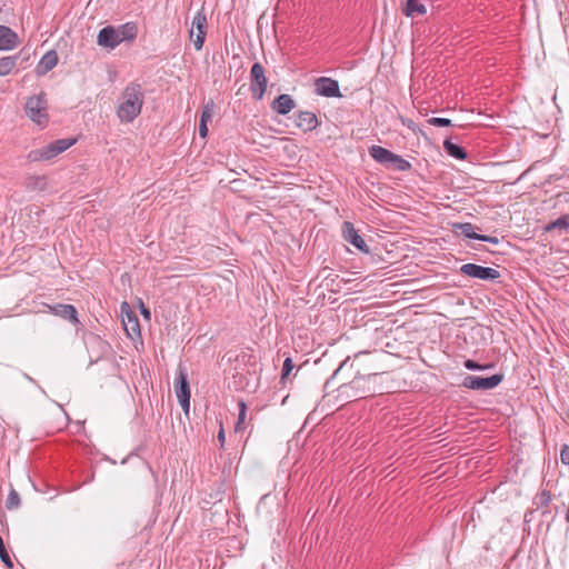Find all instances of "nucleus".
Masks as SVG:
<instances>
[{
	"label": "nucleus",
	"instance_id": "1",
	"mask_svg": "<svg viewBox=\"0 0 569 569\" xmlns=\"http://www.w3.org/2000/svg\"><path fill=\"white\" fill-rule=\"evenodd\" d=\"M117 114L122 122H132L141 112L144 94L139 83H129L121 96Z\"/></svg>",
	"mask_w": 569,
	"mask_h": 569
},
{
	"label": "nucleus",
	"instance_id": "2",
	"mask_svg": "<svg viewBox=\"0 0 569 569\" xmlns=\"http://www.w3.org/2000/svg\"><path fill=\"white\" fill-rule=\"evenodd\" d=\"M77 142L76 138L54 140L43 148L31 150L27 158L30 162L47 161L64 152Z\"/></svg>",
	"mask_w": 569,
	"mask_h": 569
},
{
	"label": "nucleus",
	"instance_id": "3",
	"mask_svg": "<svg viewBox=\"0 0 569 569\" xmlns=\"http://www.w3.org/2000/svg\"><path fill=\"white\" fill-rule=\"evenodd\" d=\"M48 103L46 93L41 92L39 94L32 96L28 98L24 110L27 116L37 124L44 127L49 121L48 116Z\"/></svg>",
	"mask_w": 569,
	"mask_h": 569
},
{
	"label": "nucleus",
	"instance_id": "4",
	"mask_svg": "<svg viewBox=\"0 0 569 569\" xmlns=\"http://www.w3.org/2000/svg\"><path fill=\"white\" fill-rule=\"evenodd\" d=\"M207 16L203 9H201L194 14L191 23V30L189 32L190 40L193 42L194 49L197 51L201 50L203 47L207 34Z\"/></svg>",
	"mask_w": 569,
	"mask_h": 569
},
{
	"label": "nucleus",
	"instance_id": "5",
	"mask_svg": "<svg viewBox=\"0 0 569 569\" xmlns=\"http://www.w3.org/2000/svg\"><path fill=\"white\" fill-rule=\"evenodd\" d=\"M502 380V373H496L490 377L468 375L463 378L461 386L471 390H490L499 386Z\"/></svg>",
	"mask_w": 569,
	"mask_h": 569
},
{
	"label": "nucleus",
	"instance_id": "6",
	"mask_svg": "<svg viewBox=\"0 0 569 569\" xmlns=\"http://www.w3.org/2000/svg\"><path fill=\"white\" fill-rule=\"evenodd\" d=\"M176 396L179 400V403L182 410L186 413H189L190 409V387L188 381V373L186 369L180 366L178 369V373L176 377V387H174Z\"/></svg>",
	"mask_w": 569,
	"mask_h": 569
},
{
	"label": "nucleus",
	"instance_id": "7",
	"mask_svg": "<svg viewBox=\"0 0 569 569\" xmlns=\"http://www.w3.org/2000/svg\"><path fill=\"white\" fill-rule=\"evenodd\" d=\"M268 79L264 73V68L260 62L253 63L250 70V90L252 96L260 100L263 98L267 90Z\"/></svg>",
	"mask_w": 569,
	"mask_h": 569
},
{
	"label": "nucleus",
	"instance_id": "8",
	"mask_svg": "<svg viewBox=\"0 0 569 569\" xmlns=\"http://www.w3.org/2000/svg\"><path fill=\"white\" fill-rule=\"evenodd\" d=\"M460 272L467 277L480 280H497L500 278V272L490 267H483L476 263H465L460 267Z\"/></svg>",
	"mask_w": 569,
	"mask_h": 569
},
{
	"label": "nucleus",
	"instance_id": "9",
	"mask_svg": "<svg viewBox=\"0 0 569 569\" xmlns=\"http://www.w3.org/2000/svg\"><path fill=\"white\" fill-rule=\"evenodd\" d=\"M315 92L327 98L341 97L338 81L327 77H320L315 81Z\"/></svg>",
	"mask_w": 569,
	"mask_h": 569
},
{
	"label": "nucleus",
	"instance_id": "10",
	"mask_svg": "<svg viewBox=\"0 0 569 569\" xmlns=\"http://www.w3.org/2000/svg\"><path fill=\"white\" fill-rule=\"evenodd\" d=\"M341 230L345 241L356 247L359 251L369 253L368 244L351 222L345 221Z\"/></svg>",
	"mask_w": 569,
	"mask_h": 569
},
{
	"label": "nucleus",
	"instance_id": "11",
	"mask_svg": "<svg viewBox=\"0 0 569 569\" xmlns=\"http://www.w3.org/2000/svg\"><path fill=\"white\" fill-rule=\"evenodd\" d=\"M118 33L116 31V28L112 26H108L102 28L97 37V43L100 47L107 48L109 50H113L116 47H118L121 42L118 38Z\"/></svg>",
	"mask_w": 569,
	"mask_h": 569
},
{
	"label": "nucleus",
	"instance_id": "12",
	"mask_svg": "<svg viewBox=\"0 0 569 569\" xmlns=\"http://www.w3.org/2000/svg\"><path fill=\"white\" fill-rule=\"evenodd\" d=\"M50 312L54 316H58L64 320L72 322L73 325L79 323L78 311L72 305H63L57 303L54 306H48Z\"/></svg>",
	"mask_w": 569,
	"mask_h": 569
},
{
	"label": "nucleus",
	"instance_id": "13",
	"mask_svg": "<svg viewBox=\"0 0 569 569\" xmlns=\"http://www.w3.org/2000/svg\"><path fill=\"white\" fill-rule=\"evenodd\" d=\"M58 53L54 50L46 52L36 66V74L40 77L47 74L58 64Z\"/></svg>",
	"mask_w": 569,
	"mask_h": 569
},
{
	"label": "nucleus",
	"instance_id": "14",
	"mask_svg": "<svg viewBox=\"0 0 569 569\" xmlns=\"http://www.w3.org/2000/svg\"><path fill=\"white\" fill-rule=\"evenodd\" d=\"M18 44V34L11 28L0 24V50H12L17 48Z\"/></svg>",
	"mask_w": 569,
	"mask_h": 569
},
{
	"label": "nucleus",
	"instance_id": "15",
	"mask_svg": "<svg viewBox=\"0 0 569 569\" xmlns=\"http://www.w3.org/2000/svg\"><path fill=\"white\" fill-rule=\"evenodd\" d=\"M295 122L305 132L315 130L319 124L316 113L310 111H299L296 114Z\"/></svg>",
	"mask_w": 569,
	"mask_h": 569
},
{
	"label": "nucleus",
	"instance_id": "16",
	"mask_svg": "<svg viewBox=\"0 0 569 569\" xmlns=\"http://www.w3.org/2000/svg\"><path fill=\"white\" fill-rule=\"evenodd\" d=\"M296 108V101L290 94L282 93L278 96L273 103L272 109L279 114H288L291 110Z\"/></svg>",
	"mask_w": 569,
	"mask_h": 569
},
{
	"label": "nucleus",
	"instance_id": "17",
	"mask_svg": "<svg viewBox=\"0 0 569 569\" xmlns=\"http://www.w3.org/2000/svg\"><path fill=\"white\" fill-rule=\"evenodd\" d=\"M120 42L133 41L138 36V26L136 22H126L116 28Z\"/></svg>",
	"mask_w": 569,
	"mask_h": 569
},
{
	"label": "nucleus",
	"instance_id": "18",
	"mask_svg": "<svg viewBox=\"0 0 569 569\" xmlns=\"http://www.w3.org/2000/svg\"><path fill=\"white\" fill-rule=\"evenodd\" d=\"M443 149L450 157L458 160H465L468 157V153L465 150V148L458 143L452 142V140L449 137H447L443 141Z\"/></svg>",
	"mask_w": 569,
	"mask_h": 569
},
{
	"label": "nucleus",
	"instance_id": "19",
	"mask_svg": "<svg viewBox=\"0 0 569 569\" xmlns=\"http://www.w3.org/2000/svg\"><path fill=\"white\" fill-rule=\"evenodd\" d=\"M416 61V66L413 67V72H412V84H411V97H412V100H413V103L417 104V108H421V106L423 104L425 100L422 98V94H419V74H418V70H419V67H418V59L416 58L415 59Z\"/></svg>",
	"mask_w": 569,
	"mask_h": 569
},
{
	"label": "nucleus",
	"instance_id": "20",
	"mask_svg": "<svg viewBox=\"0 0 569 569\" xmlns=\"http://www.w3.org/2000/svg\"><path fill=\"white\" fill-rule=\"evenodd\" d=\"M392 153L393 152L390 150L380 146H371L369 148V154L372 157V159L385 167L391 159Z\"/></svg>",
	"mask_w": 569,
	"mask_h": 569
},
{
	"label": "nucleus",
	"instance_id": "21",
	"mask_svg": "<svg viewBox=\"0 0 569 569\" xmlns=\"http://www.w3.org/2000/svg\"><path fill=\"white\" fill-rule=\"evenodd\" d=\"M556 229L569 231V214H562L543 227L545 232H551Z\"/></svg>",
	"mask_w": 569,
	"mask_h": 569
},
{
	"label": "nucleus",
	"instance_id": "22",
	"mask_svg": "<svg viewBox=\"0 0 569 569\" xmlns=\"http://www.w3.org/2000/svg\"><path fill=\"white\" fill-rule=\"evenodd\" d=\"M18 59L19 54L0 58V76L4 77L10 74L14 67L17 66Z\"/></svg>",
	"mask_w": 569,
	"mask_h": 569
},
{
	"label": "nucleus",
	"instance_id": "23",
	"mask_svg": "<svg viewBox=\"0 0 569 569\" xmlns=\"http://www.w3.org/2000/svg\"><path fill=\"white\" fill-rule=\"evenodd\" d=\"M402 12L407 17H413L416 13L423 14L426 12V8L421 2H418V0H407L402 8Z\"/></svg>",
	"mask_w": 569,
	"mask_h": 569
},
{
	"label": "nucleus",
	"instance_id": "24",
	"mask_svg": "<svg viewBox=\"0 0 569 569\" xmlns=\"http://www.w3.org/2000/svg\"><path fill=\"white\" fill-rule=\"evenodd\" d=\"M386 168L390 170L406 171L410 168V163L402 157L392 153L391 159L387 163Z\"/></svg>",
	"mask_w": 569,
	"mask_h": 569
},
{
	"label": "nucleus",
	"instance_id": "25",
	"mask_svg": "<svg viewBox=\"0 0 569 569\" xmlns=\"http://www.w3.org/2000/svg\"><path fill=\"white\" fill-rule=\"evenodd\" d=\"M124 329L130 337L140 335L139 321L134 315L128 316V322L124 323Z\"/></svg>",
	"mask_w": 569,
	"mask_h": 569
},
{
	"label": "nucleus",
	"instance_id": "26",
	"mask_svg": "<svg viewBox=\"0 0 569 569\" xmlns=\"http://www.w3.org/2000/svg\"><path fill=\"white\" fill-rule=\"evenodd\" d=\"M216 104L213 100H209L202 107L200 121L209 122L214 114Z\"/></svg>",
	"mask_w": 569,
	"mask_h": 569
},
{
	"label": "nucleus",
	"instance_id": "27",
	"mask_svg": "<svg viewBox=\"0 0 569 569\" xmlns=\"http://www.w3.org/2000/svg\"><path fill=\"white\" fill-rule=\"evenodd\" d=\"M552 500L551 492L548 490H542L537 497H536V505L539 509L548 508L550 502Z\"/></svg>",
	"mask_w": 569,
	"mask_h": 569
},
{
	"label": "nucleus",
	"instance_id": "28",
	"mask_svg": "<svg viewBox=\"0 0 569 569\" xmlns=\"http://www.w3.org/2000/svg\"><path fill=\"white\" fill-rule=\"evenodd\" d=\"M238 407H239V413H238V421H237V425L234 428L236 432L241 431L243 429V423H244L246 416H247V406L243 400H240L238 402Z\"/></svg>",
	"mask_w": 569,
	"mask_h": 569
},
{
	"label": "nucleus",
	"instance_id": "29",
	"mask_svg": "<svg viewBox=\"0 0 569 569\" xmlns=\"http://www.w3.org/2000/svg\"><path fill=\"white\" fill-rule=\"evenodd\" d=\"M458 229L460 230L461 234H463L467 238L479 240L480 236L479 233L475 232L473 224L467 222V223H460L458 224Z\"/></svg>",
	"mask_w": 569,
	"mask_h": 569
},
{
	"label": "nucleus",
	"instance_id": "30",
	"mask_svg": "<svg viewBox=\"0 0 569 569\" xmlns=\"http://www.w3.org/2000/svg\"><path fill=\"white\" fill-rule=\"evenodd\" d=\"M19 506H20V496L14 489H12L8 495V498L6 501V507H7V509L12 510V509L18 508Z\"/></svg>",
	"mask_w": 569,
	"mask_h": 569
},
{
	"label": "nucleus",
	"instance_id": "31",
	"mask_svg": "<svg viewBox=\"0 0 569 569\" xmlns=\"http://www.w3.org/2000/svg\"><path fill=\"white\" fill-rule=\"evenodd\" d=\"M295 365L290 357H287L282 365L281 380H284L289 377L291 371L293 370Z\"/></svg>",
	"mask_w": 569,
	"mask_h": 569
},
{
	"label": "nucleus",
	"instance_id": "32",
	"mask_svg": "<svg viewBox=\"0 0 569 569\" xmlns=\"http://www.w3.org/2000/svg\"><path fill=\"white\" fill-rule=\"evenodd\" d=\"M429 126L433 127H451V120L447 118L429 117Z\"/></svg>",
	"mask_w": 569,
	"mask_h": 569
},
{
	"label": "nucleus",
	"instance_id": "33",
	"mask_svg": "<svg viewBox=\"0 0 569 569\" xmlns=\"http://www.w3.org/2000/svg\"><path fill=\"white\" fill-rule=\"evenodd\" d=\"M0 558L8 568H12V566H13L12 561H11L10 556L4 547V543H3V540L1 537H0Z\"/></svg>",
	"mask_w": 569,
	"mask_h": 569
},
{
	"label": "nucleus",
	"instance_id": "34",
	"mask_svg": "<svg viewBox=\"0 0 569 569\" xmlns=\"http://www.w3.org/2000/svg\"><path fill=\"white\" fill-rule=\"evenodd\" d=\"M465 368L468 369V370H485L487 368H490L491 365H480L478 363L477 361L475 360H471V359H467L463 363Z\"/></svg>",
	"mask_w": 569,
	"mask_h": 569
},
{
	"label": "nucleus",
	"instance_id": "35",
	"mask_svg": "<svg viewBox=\"0 0 569 569\" xmlns=\"http://www.w3.org/2000/svg\"><path fill=\"white\" fill-rule=\"evenodd\" d=\"M437 463V461H430L429 460V465H428V468H429V493L433 492L436 489H435V483H431V478L430 476L432 473H436L438 469H440L442 466H438L437 468H435V465Z\"/></svg>",
	"mask_w": 569,
	"mask_h": 569
},
{
	"label": "nucleus",
	"instance_id": "36",
	"mask_svg": "<svg viewBox=\"0 0 569 569\" xmlns=\"http://www.w3.org/2000/svg\"><path fill=\"white\" fill-rule=\"evenodd\" d=\"M28 187H37V186H44V178L43 177H30L28 178L27 182Z\"/></svg>",
	"mask_w": 569,
	"mask_h": 569
},
{
	"label": "nucleus",
	"instance_id": "37",
	"mask_svg": "<svg viewBox=\"0 0 569 569\" xmlns=\"http://www.w3.org/2000/svg\"><path fill=\"white\" fill-rule=\"evenodd\" d=\"M560 460L563 465H569V446L563 445L560 450Z\"/></svg>",
	"mask_w": 569,
	"mask_h": 569
},
{
	"label": "nucleus",
	"instance_id": "38",
	"mask_svg": "<svg viewBox=\"0 0 569 569\" xmlns=\"http://www.w3.org/2000/svg\"><path fill=\"white\" fill-rule=\"evenodd\" d=\"M478 237H479V240L485 241V242H489V243H492V244H497L499 242V239L497 237L486 236V234H481V236H478Z\"/></svg>",
	"mask_w": 569,
	"mask_h": 569
},
{
	"label": "nucleus",
	"instance_id": "39",
	"mask_svg": "<svg viewBox=\"0 0 569 569\" xmlns=\"http://www.w3.org/2000/svg\"><path fill=\"white\" fill-rule=\"evenodd\" d=\"M208 122H203V121H200L199 122V136L201 138H206L208 136V126H207Z\"/></svg>",
	"mask_w": 569,
	"mask_h": 569
},
{
	"label": "nucleus",
	"instance_id": "40",
	"mask_svg": "<svg viewBox=\"0 0 569 569\" xmlns=\"http://www.w3.org/2000/svg\"><path fill=\"white\" fill-rule=\"evenodd\" d=\"M218 440L220 442V446L223 447L224 446V441H226V436H224V430L223 428L221 427L219 432H218Z\"/></svg>",
	"mask_w": 569,
	"mask_h": 569
},
{
	"label": "nucleus",
	"instance_id": "41",
	"mask_svg": "<svg viewBox=\"0 0 569 569\" xmlns=\"http://www.w3.org/2000/svg\"><path fill=\"white\" fill-rule=\"evenodd\" d=\"M350 360V357H347L341 363L340 366L338 367V369L335 371L333 376H337L339 373L340 370H342L349 362Z\"/></svg>",
	"mask_w": 569,
	"mask_h": 569
},
{
	"label": "nucleus",
	"instance_id": "42",
	"mask_svg": "<svg viewBox=\"0 0 569 569\" xmlns=\"http://www.w3.org/2000/svg\"><path fill=\"white\" fill-rule=\"evenodd\" d=\"M431 272H432V270H431V269H429V270H428V273H431ZM430 279H431V274H429V280H430ZM433 287H436V283H435V282H430V281H429V291H431V289H432ZM430 296H431V292H429V297H430Z\"/></svg>",
	"mask_w": 569,
	"mask_h": 569
},
{
	"label": "nucleus",
	"instance_id": "43",
	"mask_svg": "<svg viewBox=\"0 0 569 569\" xmlns=\"http://www.w3.org/2000/svg\"><path fill=\"white\" fill-rule=\"evenodd\" d=\"M437 107H438V104L436 101H435V103H431V101L429 100V106H428L429 112H433L435 111L433 108H437Z\"/></svg>",
	"mask_w": 569,
	"mask_h": 569
},
{
	"label": "nucleus",
	"instance_id": "44",
	"mask_svg": "<svg viewBox=\"0 0 569 569\" xmlns=\"http://www.w3.org/2000/svg\"><path fill=\"white\" fill-rule=\"evenodd\" d=\"M377 377V373H370L366 377L367 380H370L372 378H376Z\"/></svg>",
	"mask_w": 569,
	"mask_h": 569
},
{
	"label": "nucleus",
	"instance_id": "45",
	"mask_svg": "<svg viewBox=\"0 0 569 569\" xmlns=\"http://www.w3.org/2000/svg\"><path fill=\"white\" fill-rule=\"evenodd\" d=\"M565 519H566L567 522H569V507H568V510L566 512Z\"/></svg>",
	"mask_w": 569,
	"mask_h": 569
},
{
	"label": "nucleus",
	"instance_id": "46",
	"mask_svg": "<svg viewBox=\"0 0 569 569\" xmlns=\"http://www.w3.org/2000/svg\"><path fill=\"white\" fill-rule=\"evenodd\" d=\"M407 124H408L409 128H412L415 126L412 120H409Z\"/></svg>",
	"mask_w": 569,
	"mask_h": 569
},
{
	"label": "nucleus",
	"instance_id": "47",
	"mask_svg": "<svg viewBox=\"0 0 569 569\" xmlns=\"http://www.w3.org/2000/svg\"><path fill=\"white\" fill-rule=\"evenodd\" d=\"M142 313H143L146 317H149V316H150V312H149V310H147V309H144V310L142 311Z\"/></svg>",
	"mask_w": 569,
	"mask_h": 569
},
{
	"label": "nucleus",
	"instance_id": "48",
	"mask_svg": "<svg viewBox=\"0 0 569 569\" xmlns=\"http://www.w3.org/2000/svg\"><path fill=\"white\" fill-rule=\"evenodd\" d=\"M360 382V379L356 378L352 383L358 385Z\"/></svg>",
	"mask_w": 569,
	"mask_h": 569
},
{
	"label": "nucleus",
	"instance_id": "49",
	"mask_svg": "<svg viewBox=\"0 0 569 569\" xmlns=\"http://www.w3.org/2000/svg\"><path fill=\"white\" fill-rule=\"evenodd\" d=\"M428 204H429V207H430V206H435V207H436V203H433V202H432V201H430V200L428 201Z\"/></svg>",
	"mask_w": 569,
	"mask_h": 569
},
{
	"label": "nucleus",
	"instance_id": "50",
	"mask_svg": "<svg viewBox=\"0 0 569 569\" xmlns=\"http://www.w3.org/2000/svg\"><path fill=\"white\" fill-rule=\"evenodd\" d=\"M362 353H365V352L361 351V352L355 353V358H357L359 355H362Z\"/></svg>",
	"mask_w": 569,
	"mask_h": 569
},
{
	"label": "nucleus",
	"instance_id": "51",
	"mask_svg": "<svg viewBox=\"0 0 569 569\" xmlns=\"http://www.w3.org/2000/svg\"><path fill=\"white\" fill-rule=\"evenodd\" d=\"M446 471L442 472V475L445 473ZM441 477V473L436 476V479H439Z\"/></svg>",
	"mask_w": 569,
	"mask_h": 569
}]
</instances>
